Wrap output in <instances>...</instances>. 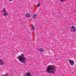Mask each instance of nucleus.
<instances>
[{
  "label": "nucleus",
  "mask_w": 76,
  "mask_h": 76,
  "mask_svg": "<svg viewBox=\"0 0 76 76\" xmlns=\"http://www.w3.org/2000/svg\"><path fill=\"white\" fill-rule=\"evenodd\" d=\"M56 72L55 67L53 66H49L47 68L46 72L48 73H54Z\"/></svg>",
  "instance_id": "obj_1"
},
{
  "label": "nucleus",
  "mask_w": 76,
  "mask_h": 76,
  "mask_svg": "<svg viewBox=\"0 0 76 76\" xmlns=\"http://www.w3.org/2000/svg\"><path fill=\"white\" fill-rule=\"evenodd\" d=\"M18 59L19 60L21 63H25L26 62V58L21 56H19L18 57Z\"/></svg>",
  "instance_id": "obj_2"
},
{
  "label": "nucleus",
  "mask_w": 76,
  "mask_h": 76,
  "mask_svg": "<svg viewBox=\"0 0 76 76\" xmlns=\"http://www.w3.org/2000/svg\"><path fill=\"white\" fill-rule=\"evenodd\" d=\"M3 15L5 17L6 16L8 15V13L6 12V9L4 8L3 9V12H2Z\"/></svg>",
  "instance_id": "obj_3"
},
{
  "label": "nucleus",
  "mask_w": 76,
  "mask_h": 76,
  "mask_svg": "<svg viewBox=\"0 0 76 76\" xmlns=\"http://www.w3.org/2000/svg\"><path fill=\"white\" fill-rule=\"evenodd\" d=\"M76 28L75 26H71V31H72V32H75V31H76Z\"/></svg>",
  "instance_id": "obj_4"
},
{
  "label": "nucleus",
  "mask_w": 76,
  "mask_h": 76,
  "mask_svg": "<svg viewBox=\"0 0 76 76\" xmlns=\"http://www.w3.org/2000/svg\"><path fill=\"white\" fill-rule=\"evenodd\" d=\"M69 63L71 64V65H73L74 64V62L71 60H69Z\"/></svg>",
  "instance_id": "obj_5"
},
{
  "label": "nucleus",
  "mask_w": 76,
  "mask_h": 76,
  "mask_svg": "<svg viewBox=\"0 0 76 76\" xmlns=\"http://www.w3.org/2000/svg\"><path fill=\"white\" fill-rule=\"evenodd\" d=\"M23 76H31V74L29 72H28L26 74L24 75Z\"/></svg>",
  "instance_id": "obj_6"
},
{
  "label": "nucleus",
  "mask_w": 76,
  "mask_h": 76,
  "mask_svg": "<svg viewBox=\"0 0 76 76\" xmlns=\"http://www.w3.org/2000/svg\"><path fill=\"white\" fill-rule=\"evenodd\" d=\"M4 61L2 60H0V64L1 65H3L4 64Z\"/></svg>",
  "instance_id": "obj_7"
},
{
  "label": "nucleus",
  "mask_w": 76,
  "mask_h": 76,
  "mask_svg": "<svg viewBox=\"0 0 76 76\" xmlns=\"http://www.w3.org/2000/svg\"><path fill=\"white\" fill-rule=\"evenodd\" d=\"M26 16L27 18H29L30 17V14H29V13H27L26 14Z\"/></svg>",
  "instance_id": "obj_8"
},
{
  "label": "nucleus",
  "mask_w": 76,
  "mask_h": 76,
  "mask_svg": "<svg viewBox=\"0 0 76 76\" xmlns=\"http://www.w3.org/2000/svg\"><path fill=\"white\" fill-rule=\"evenodd\" d=\"M37 16V14H34V15H33V19H35V18H36V17Z\"/></svg>",
  "instance_id": "obj_9"
},
{
  "label": "nucleus",
  "mask_w": 76,
  "mask_h": 76,
  "mask_svg": "<svg viewBox=\"0 0 76 76\" xmlns=\"http://www.w3.org/2000/svg\"><path fill=\"white\" fill-rule=\"evenodd\" d=\"M39 51H44V49L42 48L39 49Z\"/></svg>",
  "instance_id": "obj_10"
},
{
  "label": "nucleus",
  "mask_w": 76,
  "mask_h": 76,
  "mask_svg": "<svg viewBox=\"0 0 76 76\" xmlns=\"http://www.w3.org/2000/svg\"><path fill=\"white\" fill-rule=\"evenodd\" d=\"M31 29L33 30H34V29H35V28H34V26H32V27H31Z\"/></svg>",
  "instance_id": "obj_11"
},
{
  "label": "nucleus",
  "mask_w": 76,
  "mask_h": 76,
  "mask_svg": "<svg viewBox=\"0 0 76 76\" xmlns=\"http://www.w3.org/2000/svg\"><path fill=\"white\" fill-rule=\"evenodd\" d=\"M61 1H62V2H64L66 1V0H58Z\"/></svg>",
  "instance_id": "obj_12"
},
{
  "label": "nucleus",
  "mask_w": 76,
  "mask_h": 76,
  "mask_svg": "<svg viewBox=\"0 0 76 76\" xmlns=\"http://www.w3.org/2000/svg\"><path fill=\"white\" fill-rule=\"evenodd\" d=\"M40 3H39V4H37V7H39L40 6Z\"/></svg>",
  "instance_id": "obj_13"
},
{
  "label": "nucleus",
  "mask_w": 76,
  "mask_h": 76,
  "mask_svg": "<svg viewBox=\"0 0 76 76\" xmlns=\"http://www.w3.org/2000/svg\"><path fill=\"white\" fill-rule=\"evenodd\" d=\"M21 56L23 57H24L25 56V55H24V54H21Z\"/></svg>",
  "instance_id": "obj_14"
},
{
  "label": "nucleus",
  "mask_w": 76,
  "mask_h": 76,
  "mask_svg": "<svg viewBox=\"0 0 76 76\" xmlns=\"http://www.w3.org/2000/svg\"><path fill=\"white\" fill-rule=\"evenodd\" d=\"M9 1H12V0H8Z\"/></svg>",
  "instance_id": "obj_15"
}]
</instances>
